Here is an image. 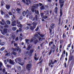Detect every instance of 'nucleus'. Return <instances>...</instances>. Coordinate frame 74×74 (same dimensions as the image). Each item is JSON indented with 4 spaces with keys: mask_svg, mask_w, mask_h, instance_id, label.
Masks as SVG:
<instances>
[{
    "mask_svg": "<svg viewBox=\"0 0 74 74\" xmlns=\"http://www.w3.org/2000/svg\"><path fill=\"white\" fill-rule=\"evenodd\" d=\"M50 34V36L51 37H53V36L54 35V32H53L52 33V32L50 33V32H49Z\"/></svg>",
    "mask_w": 74,
    "mask_h": 74,
    "instance_id": "obj_15",
    "label": "nucleus"
},
{
    "mask_svg": "<svg viewBox=\"0 0 74 74\" xmlns=\"http://www.w3.org/2000/svg\"><path fill=\"white\" fill-rule=\"evenodd\" d=\"M15 60L16 62H21V58H17Z\"/></svg>",
    "mask_w": 74,
    "mask_h": 74,
    "instance_id": "obj_9",
    "label": "nucleus"
},
{
    "mask_svg": "<svg viewBox=\"0 0 74 74\" xmlns=\"http://www.w3.org/2000/svg\"><path fill=\"white\" fill-rule=\"evenodd\" d=\"M26 12L25 11H24L23 12V16H25L26 15Z\"/></svg>",
    "mask_w": 74,
    "mask_h": 74,
    "instance_id": "obj_46",
    "label": "nucleus"
},
{
    "mask_svg": "<svg viewBox=\"0 0 74 74\" xmlns=\"http://www.w3.org/2000/svg\"><path fill=\"white\" fill-rule=\"evenodd\" d=\"M73 64H74V60H73L71 62L70 65L71 66H73Z\"/></svg>",
    "mask_w": 74,
    "mask_h": 74,
    "instance_id": "obj_28",
    "label": "nucleus"
},
{
    "mask_svg": "<svg viewBox=\"0 0 74 74\" xmlns=\"http://www.w3.org/2000/svg\"><path fill=\"white\" fill-rule=\"evenodd\" d=\"M12 54H13L14 55H16V53L14 52H12Z\"/></svg>",
    "mask_w": 74,
    "mask_h": 74,
    "instance_id": "obj_50",
    "label": "nucleus"
},
{
    "mask_svg": "<svg viewBox=\"0 0 74 74\" xmlns=\"http://www.w3.org/2000/svg\"><path fill=\"white\" fill-rule=\"evenodd\" d=\"M39 35L42 38H43V37H44V36H45V35H44V34H39Z\"/></svg>",
    "mask_w": 74,
    "mask_h": 74,
    "instance_id": "obj_35",
    "label": "nucleus"
},
{
    "mask_svg": "<svg viewBox=\"0 0 74 74\" xmlns=\"http://www.w3.org/2000/svg\"><path fill=\"white\" fill-rule=\"evenodd\" d=\"M39 28V27L38 26L37 27V28L35 29L36 31H38V29Z\"/></svg>",
    "mask_w": 74,
    "mask_h": 74,
    "instance_id": "obj_62",
    "label": "nucleus"
},
{
    "mask_svg": "<svg viewBox=\"0 0 74 74\" xmlns=\"http://www.w3.org/2000/svg\"><path fill=\"white\" fill-rule=\"evenodd\" d=\"M17 69L19 71H21V66H17Z\"/></svg>",
    "mask_w": 74,
    "mask_h": 74,
    "instance_id": "obj_20",
    "label": "nucleus"
},
{
    "mask_svg": "<svg viewBox=\"0 0 74 74\" xmlns=\"http://www.w3.org/2000/svg\"><path fill=\"white\" fill-rule=\"evenodd\" d=\"M52 50H50L49 51V52L48 53H49V55H50L52 53Z\"/></svg>",
    "mask_w": 74,
    "mask_h": 74,
    "instance_id": "obj_38",
    "label": "nucleus"
},
{
    "mask_svg": "<svg viewBox=\"0 0 74 74\" xmlns=\"http://www.w3.org/2000/svg\"><path fill=\"white\" fill-rule=\"evenodd\" d=\"M12 29L13 30V31H15L16 30V27H13L12 28Z\"/></svg>",
    "mask_w": 74,
    "mask_h": 74,
    "instance_id": "obj_36",
    "label": "nucleus"
},
{
    "mask_svg": "<svg viewBox=\"0 0 74 74\" xmlns=\"http://www.w3.org/2000/svg\"><path fill=\"white\" fill-rule=\"evenodd\" d=\"M36 28H35L34 27H32V26H31L30 27V30H34V29H35Z\"/></svg>",
    "mask_w": 74,
    "mask_h": 74,
    "instance_id": "obj_17",
    "label": "nucleus"
},
{
    "mask_svg": "<svg viewBox=\"0 0 74 74\" xmlns=\"http://www.w3.org/2000/svg\"><path fill=\"white\" fill-rule=\"evenodd\" d=\"M24 53H25V54L28 53V51H24Z\"/></svg>",
    "mask_w": 74,
    "mask_h": 74,
    "instance_id": "obj_56",
    "label": "nucleus"
},
{
    "mask_svg": "<svg viewBox=\"0 0 74 74\" xmlns=\"http://www.w3.org/2000/svg\"><path fill=\"white\" fill-rule=\"evenodd\" d=\"M34 59H35V60H38V59H39V58H36L35 57H34Z\"/></svg>",
    "mask_w": 74,
    "mask_h": 74,
    "instance_id": "obj_48",
    "label": "nucleus"
},
{
    "mask_svg": "<svg viewBox=\"0 0 74 74\" xmlns=\"http://www.w3.org/2000/svg\"><path fill=\"white\" fill-rule=\"evenodd\" d=\"M35 13L36 14H38V10H37H37H35Z\"/></svg>",
    "mask_w": 74,
    "mask_h": 74,
    "instance_id": "obj_47",
    "label": "nucleus"
},
{
    "mask_svg": "<svg viewBox=\"0 0 74 74\" xmlns=\"http://www.w3.org/2000/svg\"><path fill=\"white\" fill-rule=\"evenodd\" d=\"M73 56L72 55H70L69 56L68 61V63H70V62L71 61L73 60Z\"/></svg>",
    "mask_w": 74,
    "mask_h": 74,
    "instance_id": "obj_7",
    "label": "nucleus"
},
{
    "mask_svg": "<svg viewBox=\"0 0 74 74\" xmlns=\"http://www.w3.org/2000/svg\"><path fill=\"white\" fill-rule=\"evenodd\" d=\"M41 16L42 18H44L45 19H46L48 18V15H49V14L48 13H47V14L45 15V16L44 15V13H41Z\"/></svg>",
    "mask_w": 74,
    "mask_h": 74,
    "instance_id": "obj_2",
    "label": "nucleus"
},
{
    "mask_svg": "<svg viewBox=\"0 0 74 74\" xmlns=\"http://www.w3.org/2000/svg\"><path fill=\"white\" fill-rule=\"evenodd\" d=\"M19 51L18 52V53L19 54H20L21 52V49L19 48Z\"/></svg>",
    "mask_w": 74,
    "mask_h": 74,
    "instance_id": "obj_53",
    "label": "nucleus"
},
{
    "mask_svg": "<svg viewBox=\"0 0 74 74\" xmlns=\"http://www.w3.org/2000/svg\"><path fill=\"white\" fill-rule=\"evenodd\" d=\"M4 4H5L4 2V1L2 0L1 2V6H3Z\"/></svg>",
    "mask_w": 74,
    "mask_h": 74,
    "instance_id": "obj_25",
    "label": "nucleus"
},
{
    "mask_svg": "<svg viewBox=\"0 0 74 74\" xmlns=\"http://www.w3.org/2000/svg\"><path fill=\"white\" fill-rule=\"evenodd\" d=\"M3 65L2 62H0V68H1V66Z\"/></svg>",
    "mask_w": 74,
    "mask_h": 74,
    "instance_id": "obj_54",
    "label": "nucleus"
},
{
    "mask_svg": "<svg viewBox=\"0 0 74 74\" xmlns=\"http://www.w3.org/2000/svg\"><path fill=\"white\" fill-rule=\"evenodd\" d=\"M0 24L1 25H3V26H4V25L6 24V23H3V22L2 21L0 22Z\"/></svg>",
    "mask_w": 74,
    "mask_h": 74,
    "instance_id": "obj_41",
    "label": "nucleus"
},
{
    "mask_svg": "<svg viewBox=\"0 0 74 74\" xmlns=\"http://www.w3.org/2000/svg\"><path fill=\"white\" fill-rule=\"evenodd\" d=\"M0 12H1V15H5V14H6V12H3V10H2V9H1V10Z\"/></svg>",
    "mask_w": 74,
    "mask_h": 74,
    "instance_id": "obj_12",
    "label": "nucleus"
},
{
    "mask_svg": "<svg viewBox=\"0 0 74 74\" xmlns=\"http://www.w3.org/2000/svg\"><path fill=\"white\" fill-rule=\"evenodd\" d=\"M7 30H8L7 29L5 28L3 29V32L5 33H7Z\"/></svg>",
    "mask_w": 74,
    "mask_h": 74,
    "instance_id": "obj_16",
    "label": "nucleus"
},
{
    "mask_svg": "<svg viewBox=\"0 0 74 74\" xmlns=\"http://www.w3.org/2000/svg\"><path fill=\"white\" fill-rule=\"evenodd\" d=\"M7 67H8V68H10V67H11V65H9L8 64L7 66Z\"/></svg>",
    "mask_w": 74,
    "mask_h": 74,
    "instance_id": "obj_64",
    "label": "nucleus"
},
{
    "mask_svg": "<svg viewBox=\"0 0 74 74\" xmlns=\"http://www.w3.org/2000/svg\"><path fill=\"white\" fill-rule=\"evenodd\" d=\"M7 23L8 24V25H10L11 23L10 22V21H9V20H7L6 21Z\"/></svg>",
    "mask_w": 74,
    "mask_h": 74,
    "instance_id": "obj_34",
    "label": "nucleus"
},
{
    "mask_svg": "<svg viewBox=\"0 0 74 74\" xmlns=\"http://www.w3.org/2000/svg\"><path fill=\"white\" fill-rule=\"evenodd\" d=\"M4 28H8V25L6 24L4 26Z\"/></svg>",
    "mask_w": 74,
    "mask_h": 74,
    "instance_id": "obj_40",
    "label": "nucleus"
},
{
    "mask_svg": "<svg viewBox=\"0 0 74 74\" xmlns=\"http://www.w3.org/2000/svg\"><path fill=\"white\" fill-rule=\"evenodd\" d=\"M71 43H70V44H69L68 45L67 47H68V48H70V46H71Z\"/></svg>",
    "mask_w": 74,
    "mask_h": 74,
    "instance_id": "obj_58",
    "label": "nucleus"
},
{
    "mask_svg": "<svg viewBox=\"0 0 74 74\" xmlns=\"http://www.w3.org/2000/svg\"><path fill=\"white\" fill-rule=\"evenodd\" d=\"M26 1L27 3L25 1V0H22V2H23L25 4H26L27 5H28L29 4H30L31 3L30 0H26Z\"/></svg>",
    "mask_w": 74,
    "mask_h": 74,
    "instance_id": "obj_3",
    "label": "nucleus"
},
{
    "mask_svg": "<svg viewBox=\"0 0 74 74\" xmlns=\"http://www.w3.org/2000/svg\"><path fill=\"white\" fill-rule=\"evenodd\" d=\"M25 29L26 30H29V26H27L26 27Z\"/></svg>",
    "mask_w": 74,
    "mask_h": 74,
    "instance_id": "obj_63",
    "label": "nucleus"
},
{
    "mask_svg": "<svg viewBox=\"0 0 74 74\" xmlns=\"http://www.w3.org/2000/svg\"><path fill=\"white\" fill-rule=\"evenodd\" d=\"M25 41L26 42H27L28 44H29V42H28L29 41H30V40L29 39H27L25 40Z\"/></svg>",
    "mask_w": 74,
    "mask_h": 74,
    "instance_id": "obj_42",
    "label": "nucleus"
},
{
    "mask_svg": "<svg viewBox=\"0 0 74 74\" xmlns=\"http://www.w3.org/2000/svg\"><path fill=\"white\" fill-rule=\"evenodd\" d=\"M8 14L10 15H12V12H9Z\"/></svg>",
    "mask_w": 74,
    "mask_h": 74,
    "instance_id": "obj_52",
    "label": "nucleus"
},
{
    "mask_svg": "<svg viewBox=\"0 0 74 74\" xmlns=\"http://www.w3.org/2000/svg\"><path fill=\"white\" fill-rule=\"evenodd\" d=\"M1 45H5V43L4 42H1V43H0Z\"/></svg>",
    "mask_w": 74,
    "mask_h": 74,
    "instance_id": "obj_43",
    "label": "nucleus"
},
{
    "mask_svg": "<svg viewBox=\"0 0 74 74\" xmlns=\"http://www.w3.org/2000/svg\"><path fill=\"white\" fill-rule=\"evenodd\" d=\"M32 24L33 25V26L35 28H36V25H37V23H36V21H34L33 23Z\"/></svg>",
    "mask_w": 74,
    "mask_h": 74,
    "instance_id": "obj_13",
    "label": "nucleus"
},
{
    "mask_svg": "<svg viewBox=\"0 0 74 74\" xmlns=\"http://www.w3.org/2000/svg\"><path fill=\"white\" fill-rule=\"evenodd\" d=\"M15 63L14 61L11 60V59L10 60L9 63H10V64H12L14 65V64H15Z\"/></svg>",
    "mask_w": 74,
    "mask_h": 74,
    "instance_id": "obj_10",
    "label": "nucleus"
},
{
    "mask_svg": "<svg viewBox=\"0 0 74 74\" xmlns=\"http://www.w3.org/2000/svg\"><path fill=\"white\" fill-rule=\"evenodd\" d=\"M16 22L18 24V25H19V24H21V22H19V21H18V20H17Z\"/></svg>",
    "mask_w": 74,
    "mask_h": 74,
    "instance_id": "obj_55",
    "label": "nucleus"
},
{
    "mask_svg": "<svg viewBox=\"0 0 74 74\" xmlns=\"http://www.w3.org/2000/svg\"><path fill=\"white\" fill-rule=\"evenodd\" d=\"M12 12L13 14H15V10L14 9H12Z\"/></svg>",
    "mask_w": 74,
    "mask_h": 74,
    "instance_id": "obj_27",
    "label": "nucleus"
},
{
    "mask_svg": "<svg viewBox=\"0 0 74 74\" xmlns=\"http://www.w3.org/2000/svg\"><path fill=\"white\" fill-rule=\"evenodd\" d=\"M18 62V63L20 64V65L21 66H23V64H24V63L23 62Z\"/></svg>",
    "mask_w": 74,
    "mask_h": 74,
    "instance_id": "obj_37",
    "label": "nucleus"
},
{
    "mask_svg": "<svg viewBox=\"0 0 74 74\" xmlns=\"http://www.w3.org/2000/svg\"><path fill=\"white\" fill-rule=\"evenodd\" d=\"M17 5H21V4L19 3V1L17 2Z\"/></svg>",
    "mask_w": 74,
    "mask_h": 74,
    "instance_id": "obj_60",
    "label": "nucleus"
},
{
    "mask_svg": "<svg viewBox=\"0 0 74 74\" xmlns=\"http://www.w3.org/2000/svg\"><path fill=\"white\" fill-rule=\"evenodd\" d=\"M58 7H56L54 9V12H55L56 14H58Z\"/></svg>",
    "mask_w": 74,
    "mask_h": 74,
    "instance_id": "obj_11",
    "label": "nucleus"
},
{
    "mask_svg": "<svg viewBox=\"0 0 74 74\" xmlns=\"http://www.w3.org/2000/svg\"><path fill=\"white\" fill-rule=\"evenodd\" d=\"M60 4H63L64 3V1L63 0H59Z\"/></svg>",
    "mask_w": 74,
    "mask_h": 74,
    "instance_id": "obj_14",
    "label": "nucleus"
},
{
    "mask_svg": "<svg viewBox=\"0 0 74 74\" xmlns=\"http://www.w3.org/2000/svg\"><path fill=\"white\" fill-rule=\"evenodd\" d=\"M45 8V7L44 5H42L40 8V9L41 10H44Z\"/></svg>",
    "mask_w": 74,
    "mask_h": 74,
    "instance_id": "obj_31",
    "label": "nucleus"
},
{
    "mask_svg": "<svg viewBox=\"0 0 74 74\" xmlns=\"http://www.w3.org/2000/svg\"><path fill=\"white\" fill-rule=\"evenodd\" d=\"M43 60H42L40 61L39 62L38 64H40V63H42V61Z\"/></svg>",
    "mask_w": 74,
    "mask_h": 74,
    "instance_id": "obj_61",
    "label": "nucleus"
},
{
    "mask_svg": "<svg viewBox=\"0 0 74 74\" xmlns=\"http://www.w3.org/2000/svg\"><path fill=\"white\" fill-rule=\"evenodd\" d=\"M31 48V46L29 45L28 46L27 49V50L28 51H29L30 49Z\"/></svg>",
    "mask_w": 74,
    "mask_h": 74,
    "instance_id": "obj_23",
    "label": "nucleus"
},
{
    "mask_svg": "<svg viewBox=\"0 0 74 74\" xmlns=\"http://www.w3.org/2000/svg\"><path fill=\"white\" fill-rule=\"evenodd\" d=\"M55 27V24L53 23L51 25L50 28H49V30H50V33L52 32V30Z\"/></svg>",
    "mask_w": 74,
    "mask_h": 74,
    "instance_id": "obj_5",
    "label": "nucleus"
},
{
    "mask_svg": "<svg viewBox=\"0 0 74 74\" xmlns=\"http://www.w3.org/2000/svg\"><path fill=\"white\" fill-rule=\"evenodd\" d=\"M11 38H13V40H15V36L13 35H12Z\"/></svg>",
    "mask_w": 74,
    "mask_h": 74,
    "instance_id": "obj_32",
    "label": "nucleus"
},
{
    "mask_svg": "<svg viewBox=\"0 0 74 74\" xmlns=\"http://www.w3.org/2000/svg\"><path fill=\"white\" fill-rule=\"evenodd\" d=\"M29 10H27V11H26L27 15H29Z\"/></svg>",
    "mask_w": 74,
    "mask_h": 74,
    "instance_id": "obj_59",
    "label": "nucleus"
},
{
    "mask_svg": "<svg viewBox=\"0 0 74 74\" xmlns=\"http://www.w3.org/2000/svg\"><path fill=\"white\" fill-rule=\"evenodd\" d=\"M32 21L33 22L34 21H38V16L37 15H35V17L33 18Z\"/></svg>",
    "mask_w": 74,
    "mask_h": 74,
    "instance_id": "obj_8",
    "label": "nucleus"
},
{
    "mask_svg": "<svg viewBox=\"0 0 74 74\" xmlns=\"http://www.w3.org/2000/svg\"><path fill=\"white\" fill-rule=\"evenodd\" d=\"M39 5V4H38V3H37L36 4L37 6H33L32 7V12H34V10H35V8H37V7H38V6Z\"/></svg>",
    "mask_w": 74,
    "mask_h": 74,
    "instance_id": "obj_6",
    "label": "nucleus"
},
{
    "mask_svg": "<svg viewBox=\"0 0 74 74\" xmlns=\"http://www.w3.org/2000/svg\"><path fill=\"white\" fill-rule=\"evenodd\" d=\"M64 5V4L63 3L62 4H60V8H62V7H63V5Z\"/></svg>",
    "mask_w": 74,
    "mask_h": 74,
    "instance_id": "obj_57",
    "label": "nucleus"
},
{
    "mask_svg": "<svg viewBox=\"0 0 74 74\" xmlns=\"http://www.w3.org/2000/svg\"><path fill=\"white\" fill-rule=\"evenodd\" d=\"M14 47H16L17 48H19V46H18V44L17 43H14Z\"/></svg>",
    "mask_w": 74,
    "mask_h": 74,
    "instance_id": "obj_33",
    "label": "nucleus"
},
{
    "mask_svg": "<svg viewBox=\"0 0 74 74\" xmlns=\"http://www.w3.org/2000/svg\"><path fill=\"white\" fill-rule=\"evenodd\" d=\"M17 26H18V27H19L21 28L22 27V25L21 24L18 25H17Z\"/></svg>",
    "mask_w": 74,
    "mask_h": 74,
    "instance_id": "obj_39",
    "label": "nucleus"
},
{
    "mask_svg": "<svg viewBox=\"0 0 74 74\" xmlns=\"http://www.w3.org/2000/svg\"><path fill=\"white\" fill-rule=\"evenodd\" d=\"M38 42V40H36L34 42L36 44H37Z\"/></svg>",
    "mask_w": 74,
    "mask_h": 74,
    "instance_id": "obj_44",
    "label": "nucleus"
},
{
    "mask_svg": "<svg viewBox=\"0 0 74 74\" xmlns=\"http://www.w3.org/2000/svg\"><path fill=\"white\" fill-rule=\"evenodd\" d=\"M4 49H5V48L4 47H3L0 49V50L1 51H3Z\"/></svg>",
    "mask_w": 74,
    "mask_h": 74,
    "instance_id": "obj_24",
    "label": "nucleus"
},
{
    "mask_svg": "<svg viewBox=\"0 0 74 74\" xmlns=\"http://www.w3.org/2000/svg\"><path fill=\"white\" fill-rule=\"evenodd\" d=\"M34 49H31L30 50V53H33V52H34Z\"/></svg>",
    "mask_w": 74,
    "mask_h": 74,
    "instance_id": "obj_19",
    "label": "nucleus"
},
{
    "mask_svg": "<svg viewBox=\"0 0 74 74\" xmlns=\"http://www.w3.org/2000/svg\"><path fill=\"white\" fill-rule=\"evenodd\" d=\"M33 16H30L29 17V19H31L32 20V19H33Z\"/></svg>",
    "mask_w": 74,
    "mask_h": 74,
    "instance_id": "obj_51",
    "label": "nucleus"
},
{
    "mask_svg": "<svg viewBox=\"0 0 74 74\" xmlns=\"http://www.w3.org/2000/svg\"><path fill=\"white\" fill-rule=\"evenodd\" d=\"M60 17H61L62 16V15H63V12H62V10H60Z\"/></svg>",
    "mask_w": 74,
    "mask_h": 74,
    "instance_id": "obj_22",
    "label": "nucleus"
},
{
    "mask_svg": "<svg viewBox=\"0 0 74 74\" xmlns=\"http://www.w3.org/2000/svg\"><path fill=\"white\" fill-rule=\"evenodd\" d=\"M64 37H66V34H65V33H63L62 35V38L64 39Z\"/></svg>",
    "mask_w": 74,
    "mask_h": 74,
    "instance_id": "obj_45",
    "label": "nucleus"
},
{
    "mask_svg": "<svg viewBox=\"0 0 74 74\" xmlns=\"http://www.w3.org/2000/svg\"><path fill=\"white\" fill-rule=\"evenodd\" d=\"M6 7L7 10H9L10 8V6L9 5H6Z\"/></svg>",
    "mask_w": 74,
    "mask_h": 74,
    "instance_id": "obj_18",
    "label": "nucleus"
},
{
    "mask_svg": "<svg viewBox=\"0 0 74 74\" xmlns=\"http://www.w3.org/2000/svg\"><path fill=\"white\" fill-rule=\"evenodd\" d=\"M53 59H52L49 61V63H48L49 66H50L51 68H53V67L54 64L55 63H57V60H54V61L53 62Z\"/></svg>",
    "mask_w": 74,
    "mask_h": 74,
    "instance_id": "obj_1",
    "label": "nucleus"
},
{
    "mask_svg": "<svg viewBox=\"0 0 74 74\" xmlns=\"http://www.w3.org/2000/svg\"><path fill=\"white\" fill-rule=\"evenodd\" d=\"M63 53H62V54L61 55V57L60 58V61L62 59V58H63Z\"/></svg>",
    "mask_w": 74,
    "mask_h": 74,
    "instance_id": "obj_30",
    "label": "nucleus"
},
{
    "mask_svg": "<svg viewBox=\"0 0 74 74\" xmlns=\"http://www.w3.org/2000/svg\"><path fill=\"white\" fill-rule=\"evenodd\" d=\"M5 18H6V19L8 18V15L7 14H5L4 15Z\"/></svg>",
    "mask_w": 74,
    "mask_h": 74,
    "instance_id": "obj_29",
    "label": "nucleus"
},
{
    "mask_svg": "<svg viewBox=\"0 0 74 74\" xmlns=\"http://www.w3.org/2000/svg\"><path fill=\"white\" fill-rule=\"evenodd\" d=\"M44 39V38H41L39 37V41H42Z\"/></svg>",
    "mask_w": 74,
    "mask_h": 74,
    "instance_id": "obj_26",
    "label": "nucleus"
},
{
    "mask_svg": "<svg viewBox=\"0 0 74 74\" xmlns=\"http://www.w3.org/2000/svg\"><path fill=\"white\" fill-rule=\"evenodd\" d=\"M12 26H16V24H15V23H12Z\"/></svg>",
    "mask_w": 74,
    "mask_h": 74,
    "instance_id": "obj_49",
    "label": "nucleus"
},
{
    "mask_svg": "<svg viewBox=\"0 0 74 74\" xmlns=\"http://www.w3.org/2000/svg\"><path fill=\"white\" fill-rule=\"evenodd\" d=\"M31 67H32V64L31 63L28 64L26 65V69L29 71L30 70V69H31Z\"/></svg>",
    "mask_w": 74,
    "mask_h": 74,
    "instance_id": "obj_4",
    "label": "nucleus"
},
{
    "mask_svg": "<svg viewBox=\"0 0 74 74\" xmlns=\"http://www.w3.org/2000/svg\"><path fill=\"white\" fill-rule=\"evenodd\" d=\"M54 42H53L51 41L50 42H49V46L50 47L51 45V44H53Z\"/></svg>",
    "mask_w": 74,
    "mask_h": 74,
    "instance_id": "obj_21",
    "label": "nucleus"
}]
</instances>
